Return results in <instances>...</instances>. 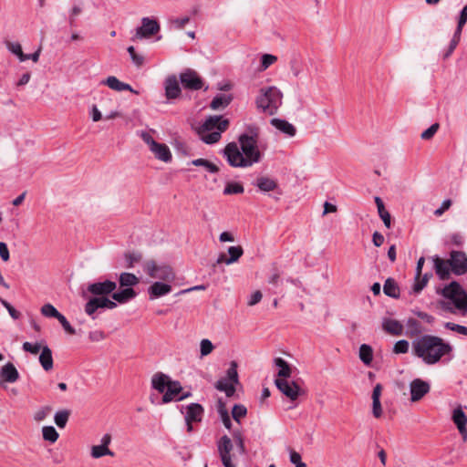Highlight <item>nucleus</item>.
<instances>
[{
  "instance_id": "393cba45",
  "label": "nucleus",
  "mask_w": 467,
  "mask_h": 467,
  "mask_svg": "<svg viewBox=\"0 0 467 467\" xmlns=\"http://www.w3.org/2000/svg\"><path fill=\"white\" fill-rule=\"evenodd\" d=\"M270 123L276 130H280L281 132L289 137H294L296 133V129L295 128V126L285 119H272Z\"/></svg>"
},
{
  "instance_id": "dca6fc26",
  "label": "nucleus",
  "mask_w": 467,
  "mask_h": 467,
  "mask_svg": "<svg viewBox=\"0 0 467 467\" xmlns=\"http://www.w3.org/2000/svg\"><path fill=\"white\" fill-rule=\"evenodd\" d=\"M184 409L185 421H193L195 423L201 422L204 414L203 407L199 403H191Z\"/></svg>"
},
{
  "instance_id": "4468645a",
  "label": "nucleus",
  "mask_w": 467,
  "mask_h": 467,
  "mask_svg": "<svg viewBox=\"0 0 467 467\" xmlns=\"http://www.w3.org/2000/svg\"><path fill=\"white\" fill-rule=\"evenodd\" d=\"M410 400L415 402L421 400L429 391L430 385L428 382L420 379H415L410 382Z\"/></svg>"
},
{
  "instance_id": "338daca9",
  "label": "nucleus",
  "mask_w": 467,
  "mask_h": 467,
  "mask_svg": "<svg viewBox=\"0 0 467 467\" xmlns=\"http://www.w3.org/2000/svg\"><path fill=\"white\" fill-rule=\"evenodd\" d=\"M372 413L373 416L377 419L382 416V408L380 400H372Z\"/></svg>"
},
{
  "instance_id": "c9c22d12",
  "label": "nucleus",
  "mask_w": 467,
  "mask_h": 467,
  "mask_svg": "<svg viewBox=\"0 0 467 467\" xmlns=\"http://www.w3.org/2000/svg\"><path fill=\"white\" fill-rule=\"evenodd\" d=\"M256 186L262 192H272L277 188V182L268 177H259L256 180Z\"/></svg>"
},
{
  "instance_id": "69168bd1",
  "label": "nucleus",
  "mask_w": 467,
  "mask_h": 467,
  "mask_svg": "<svg viewBox=\"0 0 467 467\" xmlns=\"http://www.w3.org/2000/svg\"><path fill=\"white\" fill-rule=\"evenodd\" d=\"M58 322L63 327L64 330L69 334V335H75L76 330L75 328L69 324V322L67 320V318L64 316H60V318L58 319Z\"/></svg>"
},
{
  "instance_id": "c03bdc74",
  "label": "nucleus",
  "mask_w": 467,
  "mask_h": 467,
  "mask_svg": "<svg viewBox=\"0 0 467 467\" xmlns=\"http://www.w3.org/2000/svg\"><path fill=\"white\" fill-rule=\"evenodd\" d=\"M113 452L109 447L103 445H94L91 447V456L95 459L100 458L105 455L113 456Z\"/></svg>"
},
{
  "instance_id": "5fc2aeb1",
  "label": "nucleus",
  "mask_w": 467,
  "mask_h": 467,
  "mask_svg": "<svg viewBox=\"0 0 467 467\" xmlns=\"http://www.w3.org/2000/svg\"><path fill=\"white\" fill-rule=\"evenodd\" d=\"M460 38H461V31H455L451 40V43H450V46H449V49L448 51L443 55V57L444 58H447L452 52L453 50L455 49V47H457L459 41H460Z\"/></svg>"
},
{
  "instance_id": "680f3d73",
  "label": "nucleus",
  "mask_w": 467,
  "mask_h": 467,
  "mask_svg": "<svg viewBox=\"0 0 467 467\" xmlns=\"http://www.w3.org/2000/svg\"><path fill=\"white\" fill-rule=\"evenodd\" d=\"M159 31H136V35L133 37V40H142V39H150L152 38Z\"/></svg>"
},
{
  "instance_id": "b1692460",
  "label": "nucleus",
  "mask_w": 467,
  "mask_h": 467,
  "mask_svg": "<svg viewBox=\"0 0 467 467\" xmlns=\"http://www.w3.org/2000/svg\"><path fill=\"white\" fill-rule=\"evenodd\" d=\"M382 328L385 332L393 336H400L403 333V325L396 319L384 318Z\"/></svg>"
},
{
  "instance_id": "0e129e2a",
  "label": "nucleus",
  "mask_w": 467,
  "mask_h": 467,
  "mask_svg": "<svg viewBox=\"0 0 467 467\" xmlns=\"http://www.w3.org/2000/svg\"><path fill=\"white\" fill-rule=\"evenodd\" d=\"M408 327L410 329L411 334H419L421 332V327L418 320L410 318L407 322Z\"/></svg>"
},
{
  "instance_id": "e2e57ef3",
  "label": "nucleus",
  "mask_w": 467,
  "mask_h": 467,
  "mask_svg": "<svg viewBox=\"0 0 467 467\" xmlns=\"http://www.w3.org/2000/svg\"><path fill=\"white\" fill-rule=\"evenodd\" d=\"M277 60V57L274 55L265 54L262 56V67L266 69Z\"/></svg>"
},
{
  "instance_id": "58836bf2",
  "label": "nucleus",
  "mask_w": 467,
  "mask_h": 467,
  "mask_svg": "<svg viewBox=\"0 0 467 467\" xmlns=\"http://www.w3.org/2000/svg\"><path fill=\"white\" fill-rule=\"evenodd\" d=\"M7 49L16 55L20 61L26 60V55L23 53L22 47L18 42L5 41Z\"/></svg>"
},
{
  "instance_id": "774afa93",
  "label": "nucleus",
  "mask_w": 467,
  "mask_h": 467,
  "mask_svg": "<svg viewBox=\"0 0 467 467\" xmlns=\"http://www.w3.org/2000/svg\"><path fill=\"white\" fill-rule=\"evenodd\" d=\"M467 22V5L462 8L458 20L457 29H462Z\"/></svg>"
},
{
  "instance_id": "bb28decb",
  "label": "nucleus",
  "mask_w": 467,
  "mask_h": 467,
  "mask_svg": "<svg viewBox=\"0 0 467 467\" xmlns=\"http://www.w3.org/2000/svg\"><path fill=\"white\" fill-rule=\"evenodd\" d=\"M103 84L116 91L129 90L132 93L138 94V92L134 90L130 85L121 82L114 76L107 78V79L103 81Z\"/></svg>"
},
{
  "instance_id": "7ed1b4c3",
  "label": "nucleus",
  "mask_w": 467,
  "mask_h": 467,
  "mask_svg": "<svg viewBox=\"0 0 467 467\" xmlns=\"http://www.w3.org/2000/svg\"><path fill=\"white\" fill-rule=\"evenodd\" d=\"M441 296L448 301H441V308L451 314L459 311L462 314L467 312V289H464L458 282L452 281L445 285L441 292Z\"/></svg>"
},
{
  "instance_id": "f257e3e1",
  "label": "nucleus",
  "mask_w": 467,
  "mask_h": 467,
  "mask_svg": "<svg viewBox=\"0 0 467 467\" xmlns=\"http://www.w3.org/2000/svg\"><path fill=\"white\" fill-rule=\"evenodd\" d=\"M250 132L251 134H241L239 136L240 148L236 142H230L223 149V157L230 166L246 168L260 161L258 129L255 127L250 128Z\"/></svg>"
},
{
  "instance_id": "09e8293b",
  "label": "nucleus",
  "mask_w": 467,
  "mask_h": 467,
  "mask_svg": "<svg viewBox=\"0 0 467 467\" xmlns=\"http://www.w3.org/2000/svg\"><path fill=\"white\" fill-rule=\"evenodd\" d=\"M429 280V275L425 274L424 275L418 276L415 275V282L413 285V291L414 293L418 294L420 293L427 285Z\"/></svg>"
},
{
  "instance_id": "0eeeda50",
  "label": "nucleus",
  "mask_w": 467,
  "mask_h": 467,
  "mask_svg": "<svg viewBox=\"0 0 467 467\" xmlns=\"http://www.w3.org/2000/svg\"><path fill=\"white\" fill-rule=\"evenodd\" d=\"M143 269L153 279H159L163 282H172L175 279V274L171 267L167 265H158L153 260L147 261L143 265Z\"/></svg>"
},
{
  "instance_id": "72a5a7b5",
  "label": "nucleus",
  "mask_w": 467,
  "mask_h": 467,
  "mask_svg": "<svg viewBox=\"0 0 467 467\" xmlns=\"http://www.w3.org/2000/svg\"><path fill=\"white\" fill-rule=\"evenodd\" d=\"M119 283L123 288H132L140 283V279L134 274L124 272L119 275Z\"/></svg>"
},
{
  "instance_id": "4c0bfd02",
  "label": "nucleus",
  "mask_w": 467,
  "mask_h": 467,
  "mask_svg": "<svg viewBox=\"0 0 467 467\" xmlns=\"http://www.w3.org/2000/svg\"><path fill=\"white\" fill-rule=\"evenodd\" d=\"M70 414L71 412L69 410L65 409L57 410L54 416L56 425L60 429H64L69 420Z\"/></svg>"
},
{
  "instance_id": "423d86ee",
  "label": "nucleus",
  "mask_w": 467,
  "mask_h": 467,
  "mask_svg": "<svg viewBox=\"0 0 467 467\" xmlns=\"http://www.w3.org/2000/svg\"><path fill=\"white\" fill-rule=\"evenodd\" d=\"M238 383L237 363L232 361L226 371V377L217 380L214 387L217 390L224 392L227 397H232L235 393V386Z\"/></svg>"
},
{
  "instance_id": "a19ab883",
  "label": "nucleus",
  "mask_w": 467,
  "mask_h": 467,
  "mask_svg": "<svg viewBox=\"0 0 467 467\" xmlns=\"http://www.w3.org/2000/svg\"><path fill=\"white\" fill-rule=\"evenodd\" d=\"M40 312L46 317H54V318H57V320L60 318V316H63L50 303H47V304L43 305L41 309H40Z\"/></svg>"
},
{
  "instance_id": "1a4fd4ad",
  "label": "nucleus",
  "mask_w": 467,
  "mask_h": 467,
  "mask_svg": "<svg viewBox=\"0 0 467 467\" xmlns=\"http://www.w3.org/2000/svg\"><path fill=\"white\" fill-rule=\"evenodd\" d=\"M233 448V441L227 435L222 436L217 441L218 453L224 467H235L231 456Z\"/></svg>"
},
{
  "instance_id": "c85d7f7f",
  "label": "nucleus",
  "mask_w": 467,
  "mask_h": 467,
  "mask_svg": "<svg viewBox=\"0 0 467 467\" xmlns=\"http://www.w3.org/2000/svg\"><path fill=\"white\" fill-rule=\"evenodd\" d=\"M137 293L131 287L123 288L120 291L113 292L111 297L114 301L119 304H125L128 301L136 297Z\"/></svg>"
},
{
  "instance_id": "f3484780",
  "label": "nucleus",
  "mask_w": 467,
  "mask_h": 467,
  "mask_svg": "<svg viewBox=\"0 0 467 467\" xmlns=\"http://www.w3.org/2000/svg\"><path fill=\"white\" fill-rule=\"evenodd\" d=\"M432 261L438 277L442 281L448 280L451 277V271L449 260L441 259L436 255L432 258Z\"/></svg>"
},
{
  "instance_id": "bf43d9fd",
  "label": "nucleus",
  "mask_w": 467,
  "mask_h": 467,
  "mask_svg": "<svg viewBox=\"0 0 467 467\" xmlns=\"http://www.w3.org/2000/svg\"><path fill=\"white\" fill-rule=\"evenodd\" d=\"M439 123H434L432 124L430 128H428L426 130H424L420 137L422 140H430L431 139L434 134L437 132V130H439Z\"/></svg>"
},
{
  "instance_id": "412c9836",
  "label": "nucleus",
  "mask_w": 467,
  "mask_h": 467,
  "mask_svg": "<svg viewBox=\"0 0 467 467\" xmlns=\"http://www.w3.org/2000/svg\"><path fill=\"white\" fill-rule=\"evenodd\" d=\"M182 391L181 383L177 380H172L162 396V403H169L177 400Z\"/></svg>"
},
{
  "instance_id": "c756f323",
  "label": "nucleus",
  "mask_w": 467,
  "mask_h": 467,
  "mask_svg": "<svg viewBox=\"0 0 467 467\" xmlns=\"http://www.w3.org/2000/svg\"><path fill=\"white\" fill-rule=\"evenodd\" d=\"M275 365L279 368L277 372V379H288L292 375V368L290 365L282 358H276L274 360Z\"/></svg>"
},
{
  "instance_id": "4d7b16f0",
  "label": "nucleus",
  "mask_w": 467,
  "mask_h": 467,
  "mask_svg": "<svg viewBox=\"0 0 467 467\" xmlns=\"http://www.w3.org/2000/svg\"><path fill=\"white\" fill-rule=\"evenodd\" d=\"M189 16L176 17L170 19V26L174 28L184 27L189 23Z\"/></svg>"
},
{
  "instance_id": "4be33fe9",
  "label": "nucleus",
  "mask_w": 467,
  "mask_h": 467,
  "mask_svg": "<svg viewBox=\"0 0 467 467\" xmlns=\"http://www.w3.org/2000/svg\"><path fill=\"white\" fill-rule=\"evenodd\" d=\"M228 254H229V257H226V255L224 254H221L219 255V257L217 258L216 263L217 264L225 263L226 265L233 264V263L238 261V259L243 255L244 250H243L242 246H240V245L230 246L228 248Z\"/></svg>"
},
{
  "instance_id": "052dcab7",
  "label": "nucleus",
  "mask_w": 467,
  "mask_h": 467,
  "mask_svg": "<svg viewBox=\"0 0 467 467\" xmlns=\"http://www.w3.org/2000/svg\"><path fill=\"white\" fill-rule=\"evenodd\" d=\"M22 348L25 351L34 355L37 354L40 351V349L42 350V348L39 343L33 344L30 342H25Z\"/></svg>"
},
{
  "instance_id": "13d9d810",
  "label": "nucleus",
  "mask_w": 467,
  "mask_h": 467,
  "mask_svg": "<svg viewBox=\"0 0 467 467\" xmlns=\"http://www.w3.org/2000/svg\"><path fill=\"white\" fill-rule=\"evenodd\" d=\"M127 50H128V52H129V54L130 56V58H131L132 62L136 66L140 67V66H141L143 64V57L140 56V55H138L136 53L134 47L130 46V47H128Z\"/></svg>"
},
{
  "instance_id": "37998d69",
  "label": "nucleus",
  "mask_w": 467,
  "mask_h": 467,
  "mask_svg": "<svg viewBox=\"0 0 467 467\" xmlns=\"http://www.w3.org/2000/svg\"><path fill=\"white\" fill-rule=\"evenodd\" d=\"M194 166H202L205 168L211 173H216L219 171V168L214 163L209 161L206 159H196L192 161Z\"/></svg>"
},
{
  "instance_id": "9d476101",
  "label": "nucleus",
  "mask_w": 467,
  "mask_h": 467,
  "mask_svg": "<svg viewBox=\"0 0 467 467\" xmlns=\"http://www.w3.org/2000/svg\"><path fill=\"white\" fill-rule=\"evenodd\" d=\"M275 384L292 401L296 400L302 393L301 388L295 381H288L285 379H275Z\"/></svg>"
},
{
  "instance_id": "864d4df0",
  "label": "nucleus",
  "mask_w": 467,
  "mask_h": 467,
  "mask_svg": "<svg viewBox=\"0 0 467 467\" xmlns=\"http://www.w3.org/2000/svg\"><path fill=\"white\" fill-rule=\"evenodd\" d=\"M409 351V342L405 339L397 341L393 347L395 354H405Z\"/></svg>"
},
{
  "instance_id": "3c124183",
  "label": "nucleus",
  "mask_w": 467,
  "mask_h": 467,
  "mask_svg": "<svg viewBox=\"0 0 467 467\" xmlns=\"http://www.w3.org/2000/svg\"><path fill=\"white\" fill-rule=\"evenodd\" d=\"M213 348H214V346L213 345L211 340H209L207 338L201 340L200 352H201L202 358L211 354L213 352Z\"/></svg>"
},
{
  "instance_id": "f03ea898",
  "label": "nucleus",
  "mask_w": 467,
  "mask_h": 467,
  "mask_svg": "<svg viewBox=\"0 0 467 467\" xmlns=\"http://www.w3.org/2000/svg\"><path fill=\"white\" fill-rule=\"evenodd\" d=\"M452 346L441 337L423 335L412 341V352L427 365H434L442 358L450 356Z\"/></svg>"
},
{
  "instance_id": "473e14b6",
  "label": "nucleus",
  "mask_w": 467,
  "mask_h": 467,
  "mask_svg": "<svg viewBox=\"0 0 467 467\" xmlns=\"http://www.w3.org/2000/svg\"><path fill=\"white\" fill-rule=\"evenodd\" d=\"M232 99L233 98L231 95L219 94L213 98L210 104V107L213 110L224 109L230 104Z\"/></svg>"
},
{
  "instance_id": "39448f33",
  "label": "nucleus",
  "mask_w": 467,
  "mask_h": 467,
  "mask_svg": "<svg viewBox=\"0 0 467 467\" xmlns=\"http://www.w3.org/2000/svg\"><path fill=\"white\" fill-rule=\"evenodd\" d=\"M283 102V94L276 87L263 88L255 103L259 109L269 115L277 112Z\"/></svg>"
},
{
  "instance_id": "aec40b11",
  "label": "nucleus",
  "mask_w": 467,
  "mask_h": 467,
  "mask_svg": "<svg viewBox=\"0 0 467 467\" xmlns=\"http://www.w3.org/2000/svg\"><path fill=\"white\" fill-rule=\"evenodd\" d=\"M171 381L168 375L162 372H157L151 378V387L159 393L163 394Z\"/></svg>"
},
{
  "instance_id": "a211bd4d",
  "label": "nucleus",
  "mask_w": 467,
  "mask_h": 467,
  "mask_svg": "<svg viewBox=\"0 0 467 467\" xmlns=\"http://www.w3.org/2000/svg\"><path fill=\"white\" fill-rule=\"evenodd\" d=\"M452 420L457 426V429L461 435L462 436L463 440H467V416L465 415L464 411L462 410V407H458L455 409L452 412Z\"/></svg>"
},
{
  "instance_id": "6e6552de",
  "label": "nucleus",
  "mask_w": 467,
  "mask_h": 467,
  "mask_svg": "<svg viewBox=\"0 0 467 467\" xmlns=\"http://www.w3.org/2000/svg\"><path fill=\"white\" fill-rule=\"evenodd\" d=\"M117 306V303L114 300L109 299L107 296L91 297L85 305V313L95 318L94 314L99 308H109L113 309Z\"/></svg>"
},
{
  "instance_id": "20e7f679",
  "label": "nucleus",
  "mask_w": 467,
  "mask_h": 467,
  "mask_svg": "<svg viewBox=\"0 0 467 467\" xmlns=\"http://www.w3.org/2000/svg\"><path fill=\"white\" fill-rule=\"evenodd\" d=\"M229 120L223 116H210L200 129V136L206 144H213L220 140L221 134L228 129Z\"/></svg>"
},
{
  "instance_id": "2eb2a0df",
  "label": "nucleus",
  "mask_w": 467,
  "mask_h": 467,
  "mask_svg": "<svg viewBox=\"0 0 467 467\" xmlns=\"http://www.w3.org/2000/svg\"><path fill=\"white\" fill-rule=\"evenodd\" d=\"M19 379V373L11 362H7L0 368V386L5 383H14Z\"/></svg>"
},
{
  "instance_id": "de8ad7c7",
  "label": "nucleus",
  "mask_w": 467,
  "mask_h": 467,
  "mask_svg": "<svg viewBox=\"0 0 467 467\" xmlns=\"http://www.w3.org/2000/svg\"><path fill=\"white\" fill-rule=\"evenodd\" d=\"M52 411V407L51 406H44V407H41L39 408L37 410L35 411L34 413V420L36 421V422H41L43 421L47 416H49V414L51 413Z\"/></svg>"
},
{
  "instance_id": "cd10ccee",
  "label": "nucleus",
  "mask_w": 467,
  "mask_h": 467,
  "mask_svg": "<svg viewBox=\"0 0 467 467\" xmlns=\"http://www.w3.org/2000/svg\"><path fill=\"white\" fill-rule=\"evenodd\" d=\"M167 99H177L181 95V88L175 77L169 78L165 82Z\"/></svg>"
},
{
  "instance_id": "49530a36",
  "label": "nucleus",
  "mask_w": 467,
  "mask_h": 467,
  "mask_svg": "<svg viewBox=\"0 0 467 467\" xmlns=\"http://www.w3.org/2000/svg\"><path fill=\"white\" fill-rule=\"evenodd\" d=\"M247 414V409L242 404H235L232 410V416L234 420L240 422L241 419L244 418Z\"/></svg>"
},
{
  "instance_id": "a18cd8bd",
  "label": "nucleus",
  "mask_w": 467,
  "mask_h": 467,
  "mask_svg": "<svg viewBox=\"0 0 467 467\" xmlns=\"http://www.w3.org/2000/svg\"><path fill=\"white\" fill-rule=\"evenodd\" d=\"M244 191V186L239 182H228L223 189L224 195L241 194Z\"/></svg>"
},
{
  "instance_id": "a878e982",
  "label": "nucleus",
  "mask_w": 467,
  "mask_h": 467,
  "mask_svg": "<svg viewBox=\"0 0 467 467\" xmlns=\"http://www.w3.org/2000/svg\"><path fill=\"white\" fill-rule=\"evenodd\" d=\"M150 150L158 160L164 162L171 161V152L166 144L156 142V146H153Z\"/></svg>"
},
{
  "instance_id": "f704fd0d",
  "label": "nucleus",
  "mask_w": 467,
  "mask_h": 467,
  "mask_svg": "<svg viewBox=\"0 0 467 467\" xmlns=\"http://www.w3.org/2000/svg\"><path fill=\"white\" fill-rule=\"evenodd\" d=\"M383 292L388 296L398 298L400 296V287L396 281L392 278H388L383 285Z\"/></svg>"
},
{
  "instance_id": "e433bc0d",
  "label": "nucleus",
  "mask_w": 467,
  "mask_h": 467,
  "mask_svg": "<svg viewBox=\"0 0 467 467\" xmlns=\"http://www.w3.org/2000/svg\"><path fill=\"white\" fill-rule=\"evenodd\" d=\"M360 360L365 365H370V363L373 360V349L369 345L362 344L359 347V353H358Z\"/></svg>"
},
{
  "instance_id": "ea45409f",
  "label": "nucleus",
  "mask_w": 467,
  "mask_h": 467,
  "mask_svg": "<svg viewBox=\"0 0 467 467\" xmlns=\"http://www.w3.org/2000/svg\"><path fill=\"white\" fill-rule=\"evenodd\" d=\"M42 436L45 441L51 443L56 442L59 438L58 432L53 426H44L42 428Z\"/></svg>"
},
{
  "instance_id": "6ab92c4d",
  "label": "nucleus",
  "mask_w": 467,
  "mask_h": 467,
  "mask_svg": "<svg viewBox=\"0 0 467 467\" xmlns=\"http://www.w3.org/2000/svg\"><path fill=\"white\" fill-rule=\"evenodd\" d=\"M88 0H73L68 10V21L71 26H76V20L85 11Z\"/></svg>"
},
{
  "instance_id": "7c9ffc66",
  "label": "nucleus",
  "mask_w": 467,
  "mask_h": 467,
  "mask_svg": "<svg viewBox=\"0 0 467 467\" xmlns=\"http://www.w3.org/2000/svg\"><path fill=\"white\" fill-rule=\"evenodd\" d=\"M39 362L46 371H49L53 368L52 351L47 346L42 348V351L39 356Z\"/></svg>"
},
{
  "instance_id": "9b49d317",
  "label": "nucleus",
  "mask_w": 467,
  "mask_h": 467,
  "mask_svg": "<svg viewBox=\"0 0 467 467\" xmlns=\"http://www.w3.org/2000/svg\"><path fill=\"white\" fill-rule=\"evenodd\" d=\"M117 288V284L114 281L105 280L102 282H95L88 285V292L93 295V297L106 296L112 295Z\"/></svg>"
},
{
  "instance_id": "79ce46f5",
  "label": "nucleus",
  "mask_w": 467,
  "mask_h": 467,
  "mask_svg": "<svg viewBox=\"0 0 467 467\" xmlns=\"http://www.w3.org/2000/svg\"><path fill=\"white\" fill-rule=\"evenodd\" d=\"M126 266L128 268H133L134 265L140 263L142 259V254L139 252H129L124 254Z\"/></svg>"
},
{
  "instance_id": "5701e85b",
  "label": "nucleus",
  "mask_w": 467,
  "mask_h": 467,
  "mask_svg": "<svg viewBox=\"0 0 467 467\" xmlns=\"http://www.w3.org/2000/svg\"><path fill=\"white\" fill-rule=\"evenodd\" d=\"M171 291V285L162 282H154L149 288L148 293L151 299L158 298L169 294Z\"/></svg>"
},
{
  "instance_id": "603ef678",
  "label": "nucleus",
  "mask_w": 467,
  "mask_h": 467,
  "mask_svg": "<svg viewBox=\"0 0 467 467\" xmlns=\"http://www.w3.org/2000/svg\"><path fill=\"white\" fill-rule=\"evenodd\" d=\"M218 412H219V415L221 417V420H222L224 427L226 429L230 430L231 426H232V421H231L229 413H228V411L225 409L223 404H222V403L220 404V407L218 409Z\"/></svg>"
},
{
  "instance_id": "6e6d98bb",
  "label": "nucleus",
  "mask_w": 467,
  "mask_h": 467,
  "mask_svg": "<svg viewBox=\"0 0 467 467\" xmlns=\"http://www.w3.org/2000/svg\"><path fill=\"white\" fill-rule=\"evenodd\" d=\"M444 327L451 331H454L458 334L467 336V327L462 325H458L452 322L445 323Z\"/></svg>"
},
{
  "instance_id": "8fccbe9b",
  "label": "nucleus",
  "mask_w": 467,
  "mask_h": 467,
  "mask_svg": "<svg viewBox=\"0 0 467 467\" xmlns=\"http://www.w3.org/2000/svg\"><path fill=\"white\" fill-rule=\"evenodd\" d=\"M137 29L157 30V29H160V25H159L157 19H155V18L144 17V18H142L141 26L138 27Z\"/></svg>"
},
{
  "instance_id": "f8f14e48",
  "label": "nucleus",
  "mask_w": 467,
  "mask_h": 467,
  "mask_svg": "<svg viewBox=\"0 0 467 467\" xmlns=\"http://www.w3.org/2000/svg\"><path fill=\"white\" fill-rule=\"evenodd\" d=\"M451 272L456 275L467 273V255L462 251H452L449 259Z\"/></svg>"
},
{
  "instance_id": "2f4dec72",
  "label": "nucleus",
  "mask_w": 467,
  "mask_h": 467,
  "mask_svg": "<svg viewBox=\"0 0 467 467\" xmlns=\"http://www.w3.org/2000/svg\"><path fill=\"white\" fill-rule=\"evenodd\" d=\"M375 203L378 208V213L381 220L383 221L385 226L387 228H390L391 226V217L389 213L385 209V205L380 197H375Z\"/></svg>"
},
{
  "instance_id": "ddd939ff",
  "label": "nucleus",
  "mask_w": 467,
  "mask_h": 467,
  "mask_svg": "<svg viewBox=\"0 0 467 467\" xmlns=\"http://www.w3.org/2000/svg\"><path fill=\"white\" fill-rule=\"evenodd\" d=\"M180 80L182 87L190 90H199L203 87V81L199 75L192 69L181 73Z\"/></svg>"
}]
</instances>
